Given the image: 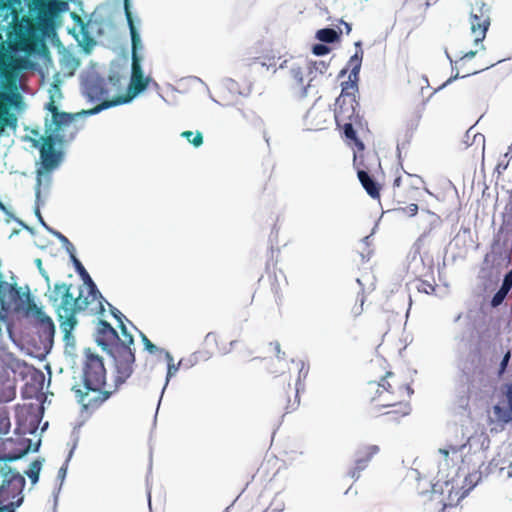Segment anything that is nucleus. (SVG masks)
Returning <instances> with one entry per match:
<instances>
[{
  "label": "nucleus",
  "mask_w": 512,
  "mask_h": 512,
  "mask_svg": "<svg viewBox=\"0 0 512 512\" xmlns=\"http://www.w3.org/2000/svg\"><path fill=\"white\" fill-rule=\"evenodd\" d=\"M157 353L164 355L165 360L167 362V366L170 364H174L173 356L171 355V353L169 351L165 350L164 348H160Z\"/></svg>",
  "instance_id": "61"
},
{
  "label": "nucleus",
  "mask_w": 512,
  "mask_h": 512,
  "mask_svg": "<svg viewBox=\"0 0 512 512\" xmlns=\"http://www.w3.org/2000/svg\"><path fill=\"white\" fill-rule=\"evenodd\" d=\"M49 233L52 234L54 237H56L60 241V243L62 244V247L69 254V257H71L72 255H74L76 253V249H75L74 245L61 232H59L55 229H49Z\"/></svg>",
  "instance_id": "33"
},
{
  "label": "nucleus",
  "mask_w": 512,
  "mask_h": 512,
  "mask_svg": "<svg viewBox=\"0 0 512 512\" xmlns=\"http://www.w3.org/2000/svg\"><path fill=\"white\" fill-rule=\"evenodd\" d=\"M298 364L300 365V368H299L298 377H297L296 384H295L296 396H295V400L292 403L289 402V404L287 405L286 413H290V412L296 410L297 407L299 406L298 394L301 390H304V387H305L304 381L307 378L308 373H309V365L305 361L299 360Z\"/></svg>",
  "instance_id": "23"
},
{
  "label": "nucleus",
  "mask_w": 512,
  "mask_h": 512,
  "mask_svg": "<svg viewBox=\"0 0 512 512\" xmlns=\"http://www.w3.org/2000/svg\"><path fill=\"white\" fill-rule=\"evenodd\" d=\"M411 138H412V134L409 132V130H406L405 133L403 134L402 138L398 139L396 149H397V157H398L399 161H401L402 150L407 148V146L409 145V143L411 141Z\"/></svg>",
  "instance_id": "40"
},
{
  "label": "nucleus",
  "mask_w": 512,
  "mask_h": 512,
  "mask_svg": "<svg viewBox=\"0 0 512 512\" xmlns=\"http://www.w3.org/2000/svg\"><path fill=\"white\" fill-rule=\"evenodd\" d=\"M261 64L267 68L276 67L281 57H277L272 51L260 57Z\"/></svg>",
  "instance_id": "43"
},
{
  "label": "nucleus",
  "mask_w": 512,
  "mask_h": 512,
  "mask_svg": "<svg viewBox=\"0 0 512 512\" xmlns=\"http://www.w3.org/2000/svg\"><path fill=\"white\" fill-rule=\"evenodd\" d=\"M70 260L75 268V271L80 276L84 284L90 282L92 280L91 276L75 254L70 257Z\"/></svg>",
  "instance_id": "36"
},
{
  "label": "nucleus",
  "mask_w": 512,
  "mask_h": 512,
  "mask_svg": "<svg viewBox=\"0 0 512 512\" xmlns=\"http://www.w3.org/2000/svg\"><path fill=\"white\" fill-rule=\"evenodd\" d=\"M239 85L232 79H226L214 88L213 99L221 106H231L240 98Z\"/></svg>",
  "instance_id": "16"
},
{
  "label": "nucleus",
  "mask_w": 512,
  "mask_h": 512,
  "mask_svg": "<svg viewBox=\"0 0 512 512\" xmlns=\"http://www.w3.org/2000/svg\"><path fill=\"white\" fill-rule=\"evenodd\" d=\"M357 101H344V103H335L334 117L337 128H363L367 125L366 121L356 111Z\"/></svg>",
  "instance_id": "14"
},
{
  "label": "nucleus",
  "mask_w": 512,
  "mask_h": 512,
  "mask_svg": "<svg viewBox=\"0 0 512 512\" xmlns=\"http://www.w3.org/2000/svg\"><path fill=\"white\" fill-rule=\"evenodd\" d=\"M469 15L477 14V17H491V5L486 0H469Z\"/></svg>",
  "instance_id": "28"
},
{
  "label": "nucleus",
  "mask_w": 512,
  "mask_h": 512,
  "mask_svg": "<svg viewBox=\"0 0 512 512\" xmlns=\"http://www.w3.org/2000/svg\"><path fill=\"white\" fill-rule=\"evenodd\" d=\"M502 463L501 459L493 458L487 466H485V470L483 471L485 475L498 473L499 475L502 474L504 470H506V467L501 466Z\"/></svg>",
  "instance_id": "39"
},
{
  "label": "nucleus",
  "mask_w": 512,
  "mask_h": 512,
  "mask_svg": "<svg viewBox=\"0 0 512 512\" xmlns=\"http://www.w3.org/2000/svg\"><path fill=\"white\" fill-rule=\"evenodd\" d=\"M353 166L357 170L359 182L367 194L373 199H378L380 197V185L370 175L368 168L364 165V161H362V156H359L356 151L354 152Z\"/></svg>",
  "instance_id": "17"
},
{
  "label": "nucleus",
  "mask_w": 512,
  "mask_h": 512,
  "mask_svg": "<svg viewBox=\"0 0 512 512\" xmlns=\"http://www.w3.org/2000/svg\"><path fill=\"white\" fill-rule=\"evenodd\" d=\"M379 452L377 445H367L360 447L355 453L354 467L348 472V475L354 480H358L360 473L366 469L369 462Z\"/></svg>",
  "instance_id": "19"
},
{
  "label": "nucleus",
  "mask_w": 512,
  "mask_h": 512,
  "mask_svg": "<svg viewBox=\"0 0 512 512\" xmlns=\"http://www.w3.org/2000/svg\"><path fill=\"white\" fill-rule=\"evenodd\" d=\"M471 146H475L477 149L484 151L485 136L475 130L472 134Z\"/></svg>",
  "instance_id": "46"
},
{
  "label": "nucleus",
  "mask_w": 512,
  "mask_h": 512,
  "mask_svg": "<svg viewBox=\"0 0 512 512\" xmlns=\"http://www.w3.org/2000/svg\"><path fill=\"white\" fill-rule=\"evenodd\" d=\"M409 216H414L418 212V205L411 203L403 209Z\"/></svg>",
  "instance_id": "62"
},
{
  "label": "nucleus",
  "mask_w": 512,
  "mask_h": 512,
  "mask_svg": "<svg viewBox=\"0 0 512 512\" xmlns=\"http://www.w3.org/2000/svg\"><path fill=\"white\" fill-rule=\"evenodd\" d=\"M509 165V159L508 158H504L501 159L496 167H495V172H497L499 175L502 174L508 167Z\"/></svg>",
  "instance_id": "57"
},
{
  "label": "nucleus",
  "mask_w": 512,
  "mask_h": 512,
  "mask_svg": "<svg viewBox=\"0 0 512 512\" xmlns=\"http://www.w3.org/2000/svg\"><path fill=\"white\" fill-rule=\"evenodd\" d=\"M11 299L15 303V309L16 310H22L25 312L26 315L32 314V312H28L27 309L30 307V304H35L29 289L27 292H21L19 289L18 296H11Z\"/></svg>",
  "instance_id": "26"
},
{
  "label": "nucleus",
  "mask_w": 512,
  "mask_h": 512,
  "mask_svg": "<svg viewBox=\"0 0 512 512\" xmlns=\"http://www.w3.org/2000/svg\"><path fill=\"white\" fill-rule=\"evenodd\" d=\"M44 459L38 458L31 462L30 467L25 474L30 479L32 485H35L39 481V475L43 466Z\"/></svg>",
  "instance_id": "31"
},
{
  "label": "nucleus",
  "mask_w": 512,
  "mask_h": 512,
  "mask_svg": "<svg viewBox=\"0 0 512 512\" xmlns=\"http://www.w3.org/2000/svg\"><path fill=\"white\" fill-rule=\"evenodd\" d=\"M343 139L348 147L356 151L359 156L363 157V151L365 150V144L357 134V130H343Z\"/></svg>",
  "instance_id": "24"
},
{
  "label": "nucleus",
  "mask_w": 512,
  "mask_h": 512,
  "mask_svg": "<svg viewBox=\"0 0 512 512\" xmlns=\"http://www.w3.org/2000/svg\"><path fill=\"white\" fill-rule=\"evenodd\" d=\"M43 418L42 407L30 405L16 413L15 432L19 435L35 434Z\"/></svg>",
  "instance_id": "13"
},
{
  "label": "nucleus",
  "mask_w": 512,
  "mask_h": 512,
  "mask_svg": "<svg viewBox=\"0 0 512 512\" xmlns=\"http://www.w3.org/2000/svg\"><path fill=\"white\" fill-rule=\"evenodd\" d=\"M279 68L288 70L290 88L298 95L306 96L315 78V76L309 74L310 68L308 62L291 57L290 59L281 61Z\"/></svg>",
  "instance_id": "7"
},
{
  "label": "nucleus",
  "mask_w": 512,
  "mask_h": 512,
  "mask_svg": "<svg viewBox=\"0 0 512 512\" xmlns=\"http://www.w3.org/2000/svg\"><path fill=\"white\" fill-rule=\"evenodd\" d=\"M267 510L271 512H282L284 510V504L282 502L273 501Z\"/></svg>",
  "instance_id": "60"
},
{
  "label": "nucleus",
  "mask_w": 512,
  "mask_h": 512,
  "mask_svg": "<svg viewBox=\"0 0 512 512\" xmlns=\"http://www.w3.org/2000/svg\"><path fill=\"white\" fill-rule=\"evenodd\" d=\"M46 109L51 113V125H54L55 128H63L69 126L75 119L82 116L91 115L96 112V110H83L74 114L60 112L55 104L53 97H51L50 101L46 104Z\"/></svg>",
  "instance_id": "18"
},
{
  "label": "nucleus",
  "mask_w": 512,
  "mask_h": 512,
  "mask_svg": "<svg viewBox=\"0 0 512 512\" xmlns=\"http://www.w3.org/2000/svg\"><path fill=\"white\" fill-rule=\"evenodd\" d=\"M312 51L315 55L322 56L328 54L330 52V48L325 44H315Z\"/></svg>",
  "instance_id": "52"
},
{
  "label": "nucleus",
  "mask_w": 512,
  "mask_h": 512,
  "mask_svg": "<svg viewBox=\"0 0 512 512\" xmlns=\"http://www.w3.org/2000/svg\"><path fill=\"white\" fill-rule=\"evenodd\" d=\"M181 363H182V360H180L177 364L174 363V364H170V365L167 366V373H166L165 384H164V386L162 388V391H161V396H160V399H159V402H158V406L161 403L162 396H163V394L165 392L166 387L169 384L170 379L177 374V372L180 369Z\"/></svg>",
  "instance_id": "38"
},
{
  "label": "nucleus",
  "mask_w": 512,
  "mask_h": 512,
  "mask_svg": "<svg viewBox=\"0 0 512 512\" xmlns=\"http://www.w3.org/2000/svg\"><path fill=\"white\" fill-rule=\"evenodd\" d=\"M47 288L46 296L57 313L60 328L66 329L65 332L69 333V329L75 323V314L83 290L81 289L79 296L75 298L71 292V284L56 282L53 287L50 285Z\"/></svg>",
  "instance_id": "5"
},
{
  "label": "nucleus",
  "mask_w": 512,
  "mask_h": 512,
  "mask_svg": "<svg viewBox=\"0 0 512 512\" xmlns=\"http://www.w3.org/2000/svg\"><path fill=\"white\" fill-rule=\"evenodd\" d=\"M67 9L68 2L65 0H31L29 3V10L36 15L42 29L50 28L54 18Z\"/></svg>",
  "instance_id": "10"
},
{
  "label": "nucleus",
  "mask_w": 512,
  "mask_h": 512,
  "mask_svg": "<svg viewBox=\"0 0 512 512\" xmlns=\"http://www.w3.org/2000/svg\"><path fill=\"white\" fill-rule=\"evenodd\" d=\"M510 360H511V351L508 349L504 353V355H503V357H502V359L500 361L499 368H498V371H497V377L498 378H501L505 374V372L507 371V368H508Z\"/></svg>",
  "instance_id": "44"
},
{
  "label": "nucleus",
  "mask_w": 512,
  "mask_h": 512,
  "mask_svg": "<svg viewBox=\"0 0 512 512\" xmlns=\"http://www.w3.org/2000/svg\"><path fill=\"white\" fill-rule=\"evenodd\" d=\"M427 217H428V222H429V225H430V230L434 227H438L440 226L441 224V219L439 216H437L436 214L434 213H431V212H427Z\"/></svg>",
  "instance_id": "55"
},
{
  "label": "nucleus",
  "mask_w": 512,
  "mask_h": 512,
  "mask_svg": "<svg viewBox=\"0 0 512 512\" xmlns=\"http://www.w3.org/2000/svg\"><path fill=\"white\" fill-rule=\"evenodd\" d=\"M8 367L13 371L16 372L17 370H20L21 368H26L27 365L24 361L18 360V359H11V361L8 364Z\"/></svg>",
  "instance_id": "54"
},
{
  "label": "nucleus",
  "mask_w": 512,
  "mask_h": 512,
  "mask_svg": "<svg viewBox=\"0 0 512 512\" xmlns=\"http://www.w3.org/2000/svg\"><path fill=\"white\" fill-rule=\"evenodd\" d=\"M317 39L324 43H333L339 39V33L331 28L320 29L316 33Z\"/></svg>",
  "instance_id": "32"
},
{
  "label": "nucleus",
  "mask_w": 512,
  "mask_h": 512,
  "mask_svg": "<svg viewBox=\"0 0 512 512\" xmlns=\"http://www.w3.org/2000/svg\"><path fill=\"white\" fill-rule=\"evenodd\" d=\"M308 65H309V74H316L317 72L320 73V74H324L327 70H328V67H329V63L325 62V61H315V62H312V63H309L308 62Z\"/></svg>",
  "instance_id": "42"
},
{
  "label": "nucleus",
  "mask_w": 512,
  "mask_h": 512,
  "mask_svg": "<svg viewBox=\"0 0 512 512\" xmlns=\"http://www.w3.org/2000/svg\"><path fill=\"white\" fill-rule=\"evenodd\" d=\"M16 125L17 118L14 114L10 113L8 105L0 101V128H5V126L15 128Z\"/></svg>",
  "instance_id": "29"
},
{
  "label": "nucleus",
  "mask_w": 512,
  "mask_h": 512,
  "mask_svg": "<svg viewBox=\"0 0 512 512\" xmlns=\"http://www.w3.org/2000/svg\"><path fill=\"white\" fill-rule=\"evenodd\" d=\"M35 264L39 270V273L44 278L46 285L50 286V277H49L48 273L46 272V270L42 266V260L39 258L35 259Z\"/></svg>",
  "instance_id": "53"
},
{
  "label": "nucleus",
  "mask_w": 512,
  "mask_h": 512,
  "mask_svg": "<svg viewBox=\"0 0 512 512\" xmlns=\"http://www.w3.org/2000/svg\"><path fill=\"white\" fill-rule=\"evenodd\" d=\"M72 455H73V451H69L67 459L65 460L64 464L58 470L57 479L60 481V484H59V487L54 490L55 501H57L58 494H59V492H60V490L62 488V484H63V482H64V480L66 478L67 469H68V463H69L70 459L72 458Z\"/></svg>",
  "instance_id": "34"
},
{
  "label": "nucleus",
  "mask_w": 512,
  "mask_h": 512,
  "mask_svg": "<svg viewBox=\"0 0 512 512\" xmlns=\"http://www.w3.org/2000/svg\"><path fill=\"white\" fill-rule=\"evenodd\" d=\"M118 327L121 331V334L123 336V340L121 339L122 341V344L128 348V350L130 351H134L133 349V346H134V337L132 336V334L128 331L126 325H125V321H120V323H118Z\"/></svg>",
  "instance_id": "37"
},
{
  "label": "nucleus",
  "mask_w": 512,
  "mask_h": 512,
  "mask_svg": "<svg viewBox=\"0 0 512 512\" xmlns=\"http://www.w3.org/2000/svg\"><path fill=\"white\" fill-rule=\"evenodd\" d=\"M138 332H139L141 341H142V343L144 345V349L147 352H149L150 354H157V352L159 351L160 347H157L155 344H153L142 331L138 330Z\"/></svg>",
  "instance_id": "45"
},
{
  "label": "nucleus",
  "mask_w": 512,
  "mask_h": 512,
  "mask_svg": "<svg viewBox=\"0 0 512 512\" xmlns=\"http://www.w3.org/2000/svg\"><path fill=\"white\" fill-rule=\"evenodd\" d=\"M180 136L190 142L194 147H199L203 143V136L199 130H184Z\"/></svg>",
  "instance_id": "35"
},
{
  "label": "nucleus",
  "mask_w": 512,
  "mask_h": 512,
  "mask_svg": "<svg viewBox=\"0 0 512 512\" xmlns=\"http://www.w3.org/2000/svg\"><path fill=\"white\" fill-rule=\"evenodd\" d=\"M490 446L489 436L485 432H475L471 435L465 443L459 445L446 444L444 447L438 450L442 460L439 461V471L437 474V482L433 484V491L437 492V487L440 483H444L448 486L454 480V476H451L447 472V468L450 463L454 464L455 458H462L464 451L467 449V453H477L485 451Z\"/></svg>",
  "instance_id": "4"
},
{
  "label": "nucleus",
  "mask_w": 512,
  "mask_h": 512,
  "mask_svg": "<svg viewBox=\"0 0 512 512\" xmlns=\"http://www.w3.org/2000/svg\"><path fill=\"white\" fill-rule=\"evenodd\" d=\"M84 362L82 368L83 388L74 385L72 390L83 410H95L104 403L111 392L103 391L106 385V369L103 359L92 351L91 348L84 350Z\"/></svg>",
  "instance_id": "2"
},
{
  "label": "nucleus",
  "mask_w": 512,
  "mask_h": 512,
  "mask_svg": "<svg viewBox=\"0 0 512 512\" xmlns=\"http://www.w3.org/2000/svg\"><path fill=\"white\" fill-rule=\"evenodd\" d=\"M363 59V51H356L347 62L344 69L340 71L339 77L344 76L349 71L348 80L342 82L341 93L337 98V103H344V101H356V94L358 92L359 72L361 69Z\"/></svg>",
  "instance_id": "9"
},
{
  "label": "nucleus",
  "mask_w": 512,
  "mask_h": 512,
  "mask_svg": "<svg viewBox=\"0 0 512 512\" xmlns=\"http://www.w3.org/2000/svg\"><path fill=\"white\" fill-rule=\"evenodd\" d=\"M509 289L503 287V286H500V288L498 289V291L493 295L492 299H491V306L496 308L498 306H500L503 301L505 300V298L507 297L508 293H509Z\"/></svg>",
  "instance_id": "41"
},
{
  "label": "nucleus",
  "mask_w": 512,
  "mask_h": 512,
  "mask_svg": "<svg viewBox=\"0 0 512 512\" xmlns=\"http://www.w3.org/2000/svg\"><path fill=\"white\" fill-rule=\"evenodd\" d=\"M0 474V512H15L23 503L26 480L23 475L6 464L1 467Z\"/></svg>",
  "instance_id": "6"
},
{
  "label": "nucleus",
  "mask_w": 512,
  "mask_h": 512,
  "mask_svg": "<svg viewBox=\"0 0 512 512\" xmlns=\"http://www.w3.org/2000/svg\"><path fill=\"white\" fill-rule=\"evenodd\" d=\"M88 90L90 97H96L98 99L104 98L105 90L98 83L91 84Z\"/></svg>",
  "instance_id": "47"
},
{
  "label": "nucleus",
  "mask_w": 512,
  "mask_h": 512,
  "mask_svg": "<svg viewBox=\"0 0 512 512\" xmlns=\"http://www.w3.org/2000/svg\"><path fill=\"white\" fill-rule=\"evenodd\" d=\"M470 33L476 45L483 42L491 25V17H477L469 15Z\"/></svg>",
  "instance_id": "21"
},
{
  "label": "nucleus",
  "mask_w": 512,
  "mask_h": 512,
  "mask_svg": "<svg viewBox=\"0 0 512 512\" xmlns=\"http://www.w3.org/2000/svg\"><path fill=\"white\" fill-rule=\"evenodd\" d=\"M32 136H24V141L32 143V147L39 149L41 169L37 171L35 185V207L34 213L38 222L49 232L53 229L44 221L40 207L45 201L41 198V189L48 192L51 186L52 177L50 172L57 169L64 159V149L76 138V131L73 130H44L41 135L39 130H30Z\"/></svg>",
  "instance_id": "1"
},
{
  "label": "nucleus",
  "mask_w": 512,
  "mask_h": 512,
  "mask_svg": "<svg viewBox=\"0 0 512 512\" xmlns=\"http://www.w3.org/2000/svg\"><path fill=\"white\" fill-rule=\"evenodd\" d=\"M19 294V288L13 285H10L6 281L0 280V305L4 312H7L8 308L6 306V303L4 301L5 297L7 295L11 296H18Z\"/></svg>",
  "instance_id": "30"
},
{
  "label": "nucleus",
  "mask_w": 512,
  "mask_h": 512,
  "mask_svg": "<svg viewBox=\"0 0 512 512\" xmlns=\"http://www.w3.org/2000/svg\"><path fill=\"white\" fill-rule=\"evenodd\" d=\"M501 286L511 290V288H512V269L504 275Z\"/></svg>",
  "instance_id": "58"
},
{
  "label": "nucleus",
  "mask_w": 512,
  "mask_h": 512,
  "mask_svg": "<svg viewBox=\"0 0 512 512\" xmlns=\"http://www.w3.org/2000/svg\"><path fill=\"white\" fill-rule=\"evenodd\" d=\"M483 473V470H479L473 471L465 476L463 485L461 487L463 490L461 498L467 496L468 493L481 481Z\"/></svg>",
  "instance_id": "27"
},
{
  "label": "nucleus",
  "mask_w": 512,
  "mask_h": 512,
  "mask_svg": "<svg viewBox=\"0 0 512 512\" xmlns=\"http://www.w3.org/2000/svg\"><path fill=\"white\" fill-rule=\"evenodd\" d=\"M77 325V319L75 318V323L73 324L72 328L69 329V333H66V329H63V328H60L61 331L63 332L64 334V341L66 342V345L69 346V345H72L74 346V337L72 336V331L73 329L75 328V326Z\"/></svg>",
  "instance_id": "51"
},
{
  "label": "nucleus",
  "mask_w": 512,
  "mask_h": 512,
  "mask_svg": "<svg viewBox=\"0 0 512 512\" xmlns=\"http://www.w3.org/2000/svg\"><path fill=\"white\" fill-rule=\"evenodd\" d=\"M32 312L31 315L36 319V329L41 341L45 344H52L55 335V325L51 317H49L40 307L36 304H30L27 309Z\"/></svg>",
  "instance_id": "15"
},
{
  "label": "nucleus",
  "mask_w": 512,
  "mask_h": 512,
  "mask_svg": "<svg viewBox=\"0 0 512 512\" xmlns=\"http://www.w3.org/2000/svg\"><path fill=\"white\" fill-rule=\"evenodd\" d=\"M109 306V309H110V313L111 315L117 320L118 323H120V321H127L129 324H131L133 326V328H135L136 330H138L133 324L132 322H130L126 317L125 315H123L121 313V311H119L117 308H115L112 304L106 302Z\"/></svg>",
  "instance_id": "48"
},
{
  "label": "nucleus",
  "mask_w": 512,
  "mask_h": 512,
  "mask_svg": "<svg viewBox=\"0 0 512 512\" xmlns=\"http://www.w3.org/2000/svg\"><path fill=\"white\" fill-rule=\"evenodd\" d=\"M85 285L87 286L88 289V295L84 298L83 295L81 296L79 306H77L78 310L86 309L92 302L97 300L98 309L96 313L103 315L105 312L104 302H107V300L103 297L93 279L90 282L85 283Z\"/></svg>",
  "instance_id": "20"
},
{
  "label": "nucleus",
  "mask_w": 512,
  "mask_h": 512,
  "mask_svg": "<svg viewBox=\"0 0 512 512\" xmlns=\"http://www.w3.org/2000/svg\"><path fill=\"white\" fill-rule=\"evenodd\" d=\"M392 372H387L386 376L381 379L378 386L379 388H382L383 390L388 391V389L391 387L390 383L386 380L387 377L391 376Z\"/></svg>",
  "instance_id": "63"
},
{
  "label": "nucleus",
  "mask_w": 512,
  "mask_h": 512,
  "mask_svg": "<svg viewBox=\"0 0 512 512\" xmlns=\"http://www.w3.org/2000/svg\"><path fill=\"white\" fill-rule=\"evenodd\" d=\"M500 394L507 404V407L499 403L492 407V415L489 416L491 432L498 433L505 429V426L512 423V382L503 383L500 387Z\"/></svg>",
  "instance_id": "11"
},
{
  "label": "nucleus",
  "mask_w": 512,
  "mask_h": 512,
  "mask_svg": "<svg viewBox=\"0 0 512 512\" xmlns=\"http://www.w3.org/2000/svg\"><path fill=\"white\" fill-rule=\"evenodd\" d=\"M341 26L338 27L339 29V34H342L343 32H345L346 34H349L351 32V25L345 21H341L340 23Z\"/></svg>",
  "instance_id": "64"
},
{
  "label": "nucleus",
  "mask_w": 512,
  "mask_h": 512,
  "mask_svg": "<svg viewBox=\"0 0 512 512\" xmlns=\"http://www.w3.org/2000/svg\"><path fill=\"white\" fill-rule=\"evenodd\" d=\"M5 450H9L7 453H0V463L14 462L29 452H38L41 446V440L33 443L31 439L19 437L17 439L8 438L3 442Z\"/></svg>",
  "instance_id": "12"
},
{
  "label": "nucleus",
  "mask_w": 512,
  "mask_h": 512,
  "mask_svg": "<svg viewBox=\"0 0 512 512\" xmlns=\"http://www.w3.org/2000/svg\"><path fill=\"white\" fill-rule=\"evenodd\" d=\"M410 412H411L410 404L405 402V403H400L399 404V409L398 410L389 411L386 414L387 415L399 414L401 417H403V416L409 415Z\"/></svg>",
  "instance_id": "49"
},
{
  "label": "nucleus",
  "mask_w": 512,
  "mask_h": 512,
  "mask_svg": "<svg viewBox=\"0 0 512 512\" xmlns=\"http://www.w3.org/2000/svg\"><path fill=\"white\" fill-rule=\"evenodd\" d=\"M474 131L475 130H465L464 135L461 140V143H462L464 149L471 147V140H472L471 132H474Z\"/></svg>",
  "instance_id": "56"
},
{
  "label": "nucleus",
  "mask_w": 512,
  "mask_h": 512,
  "mask_svg": "<svg viewBox=\"0 0 512 512\" xmlns=\"http://www.w3.org/2000/svg\"><path fill=\"white\" fill-rule=\"evenodd\" d=\"M125 15H126L127 23H128L129 30H130V35H131L132 61H134V57L142 58L141 55L138 53V51L140 49H142V43H141L140 35L137 32V29L134 25L132 13L129 9V4H128L127 0H125Z\"/></svg>",
  "instance_id": "22"
},
{
  "label": "nucleus",
  "mask_w": 512,
  "mask_h": 512,
  "mask_svg": "<svg viewBox=\"0 0 512 512\" xmlns=\"http://www.w3.org/2000/svg\"><path fill=\"white\" fill-rule=\"evenodd\" d=\"M79 427H74V429L72 430L71 432V439L73 441V445H72V448L70 451H73L76 449V446L78 444V441H79Z\"/></svg>",
  "instance_id": "59"
},
{
  "label": "nucleus",
  "mask_w": 512,
  "mask_h": 512,
  "mask_svg": "<svg viewBox=\"0 0 512 512\" xmlns=\"http://www.w3.org/2000/svg\"><path fill=\"white\" fill-rule=\"evenodd\" d=\"M416 288L419 292L426 294H432L435 291V286L428 281H419Z\"/></svg>",
  "instance_id": "50"
},
{
  "label": "nucleus",
  "mask_w": 512,
  "mask_h": 512,
  "mask_svg": "<svg viewBox=\"0 0 512 512\" xmlns=\"http://www.w3.org/2000/svg\"><path fill=\"white\" fill-rule=\"evenodd\" d=\"M141 62H142V58L134 57V61H132V67H131V77H130V81H129L126 93L118 96L116 99H114L110 102L105 101L103 103L104 107H110V106H114V105L128 103L132 99H134L136 96H138L140 93H142L146 88H148V86L151 83H153L154 85H157L156 82H154L151 77L144 76Z\"/></svg>",
  "instance_id": "8"
},
{
  "label": "nucleus",
  "mask_w": 512,
  "mask_h": 512,
  "mask_svg": "<svg viewBox=\"0 0 512 512\" xmlns=\"http://www.w3.org/2000/svg\"><path fill=\"white\" fill-rule=\"evenodd\" d=\"M94 340L113 360L114 384L120 387L134 372L135 353L122 344L118 332L105 320L98 321Z\"/></svg>",
  "instance_id": "3"
},
{
  "label": "nucleus",
  "mask_w": 512,
  "mask_h": 512,
  "mask_svg": "<svg viewBox=\"0 0 512 512\" xmlns=\"http://www.w3.org/2000/svg\"><path fill=\"white\" fill-rule=\"evenodd\" d=\"M503 242L505 250L512 249V227L509 220L504 218L503 223L498 231L496 242Z\"/></svg>",
  "instance_id": "25"
}]
</instances>
